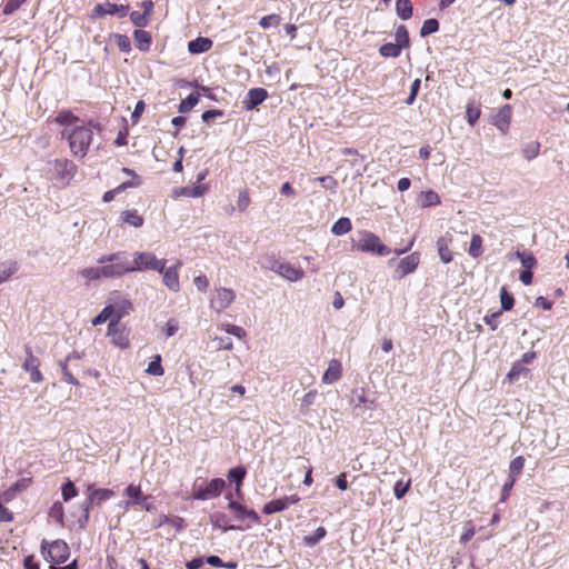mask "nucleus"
Wrapping results in <instances>:
<instances>
[{
  "label": "nucleus",
  "instance_id": "obj_44",
  "mask_svg": "<svg viewBox=\"0 0 569 569\" xmlns=\"http://www.w3.org/2000/svg\"><path fill=\"white\" fill-rule=\"evenodd\" d=\"M137 186H138V183H134L132 181H126V182L121 183L119 187H117L116 189L107 191L103 194L102 199H103L104 202H109V201L113 200L114 196L118 192H120L122 190H126L128 188L137 187Z\"/></svg>",
  "mask_w": 569,
  "mask_h": 569
},
{
  "label": "nucleus",
  "instance_id": "obj_26",
  "mask_svg": "<svg viewBox=\"0 0 569 569\" xmlns=\"http://www.w3.org/2000/svg\"><path fill=\"white\" fill-rule=\"evenodd\" d=\"M121 219L123 222L134 227L139 228L143 224V218L138 214L137 210H126L121 213Z\"/></svg>",
  "mask_w": 569,
  "mask_h": 569
},
{
  "label": "nucleus",
  "instance_id": "obj_62",
  "mask_svg": "<svg viewBox=\"0 0 569 569\" xmlns=\"http://www.w3.org/2000/svg\"><path fill=\"white\" fill-rule=\"evenodd\" d=\"M501 316V311H496L491 315L485 317V322L490 327L491 330H496L499 326V317Z\"/></svg>",
  "mask_w": 569,
  "mask_h": 569
},
{
  "label": "nucleus",
  "instance_id": "obj_29",
  "mask_svg": "<svg viewBox=\"0 0 569 569\" xmlns=\"http://www.w3.org/2000/svg\"><path fill=\"white\" fill-rule=\"evenodd\" d=\"M396 11L400 19L408 20L412 16V4L410 0H397Z\"/></svg>",
  "mask_w": 569,
  "mask_h": 569
},
{
  "label": "nucleus",
  "instance_id": "obj_40",
  "mask_svg": "<svg viewBox=\"0 0 569 569\" xmlns=\"http://www.w3.org/2000/svg\"><path fill=\"white\" fill-rule=\"evenodd\" d=\"M468 252L472 258H478L482 254V238L479 234L472 236Z\"/></svg>",
  "mask_w": 569,
  "mask_h": 569
},
{
  "label": "nucleus",
  "instance_id": "obj_10",
  "mask_svg": "<svg viewBox=\"0 0 569 569\" xmlns=\"http://www.w3.org/2000/svg\"><path fill=\"white\" fill-rule=\"evenodd\" d=\"M226 499L229 500L228 507L233 511L237 520L243 521L244 519H250L254 523L261 522L260 516L253 509H248L243 505L234 501L231 495H227Z\"/></svg>",
  "mask_w": 569,
  "mask_h": 569
},
{
  "label": "nucleus",
  "instance_id": "obj_24",
  "mask_svg": "<svg viewBox=\"0 0 569 569\" xmlns=\"http://www.w3.org/2000/svg\"><path fill=\"white\" fill-rule=\"evenodd\" d=\"M210 522L214 528L222 531H230L237 529L236 526L229 525L228 517L222 512H214L210 516Z\"/></svg>",
  "mask_w": 569,
  "mask_h": 569
},
{
  "label": "nucleus",
  "instance_id": "obj_32",
  "mask_svg": "<svg viewBox=\"0 0 569 569\" xmlns=\"http://www.w3.org/2000/svg\"><path fill=\"white\" fill-rule=\"evenodd\" d=\"M401 47L397 43H385L379 48V53L385 58H397L401 53Z\"/></svg>",
  "mask_w": 569,
  "mask_h": 569
},
{
  "label": "nucleus",
  "instance_id": "obj_8",
  "mask_svg": "<svg viewBox=\"0 0 569 569\" xmlns=\"http://www.w3.org/2000/svg\"><path fill=\"white\" fill-rule=\"evenodd\" d=\"M236 293L233 290L228 288H219L216 289L213 292L211 300H210V307L217 311L221 312L222 310L227 309L234 300Z\"/></svg>",
  "mask_w": 569,
  "mask_h": 569
},
{
  "label": "nucleus",
  "instance_id": "obj_50",
  "mask_svg": "<svg viewBox=\"0 0 569 569\" xmlns=\"http://www.w3.org/2000/svg\"><path fill=\"white\" fill-rule=\"evenodd\" d=\"M130 20L131 22L139 28H144L149 24L148 17L142 12L139 11H132L130 13Z\"/></svg>",
  "mask_w": 569,
  "mask_h": 569
},
{
  "label": "nucleus",
  "instance_id": "obj_6",
  "mask_svg": "<svg viewBox=\"0 0 569 569\" xmlns=\"http://www.w3.org/2000/svg\"><path fill=\"white\" fill-rule=\"evenodd\" d=\"M41 552L48 561L53 563H63L70 556L69 547L63 540H54L49 545L43 540Z\"/></svg>",
  "mask_w": 569,
  "mask_h": 569
},
{
  "label": "nucleus",
  "instance_id": "obj_61",
  "mask_svg": "<svg viewBox=\"0 0 569 569\" xmlns=\"http://www.w3.org/2000/svg\"><path fill=\"white\" fill-rule=\"evenodd\" d=\"M420 83H421L420 79H416V80L411 83V86H410V94H409V97H408V98H407V100H406V103H407V104H409V106H410V104H412V103H413V101L416 100V97H417V94H418V92H419V89H420Z\"/></svg>",
  "mask_w": 569,
  "mask_h": 569
},
{
  "label": "nucleus",
  "instance_id": "obj_54",
  "mask_svg": "<svg viewBox=\"0 0 569 569\" xmlns=\"http://www.w3.org/2000/svg\"><path fill=\"white\" fill-rule=\"evenodd\" d=\"M117 46L122 52L131 51V42L130 39L124 34H116Z\"/></svg>",
  "mask_w": 569,
  "mask_h": 569
},
{
  "label": "nucleus",
  "instance_id": "obj_17",
  "mask_svg": "<svg viewBox=\"0 0 569 569\" xmlns=\"http://www.w3.org/2000/svg\"><path fill=\"white\" fill-rule=\"evenodd\" d=\"M512 110L509 104L502 106L498 112L493 116V124L502 132L506 133L510 121H511Z\"/></svg>",
  "mask_w": 569,
  "mask_h": 569
},
{
  "label": "nucleus",
  "instance_id": "obj_56",
  "mask_svg": "<svg viewBox=\"0 0 569 569\" xmlns=\"http://www.w3.org/2000/svg\"><path fill=\"white\" fill-rule=\"evenodd\" d=\"M410 481L403 483L402 481H397L393 487V493L397 499H401L409 490Z\"/></svg>",
  "mask_w": 569,
  "mask_h": 569
},
{
  "label": "nucleus",
  "instance_id": "obj_11",
  "mask_svg": "<svg viewBox=\"0 0 569 569\" xmlns=\"http://www.w3.org/2000/svg\"><path fill=\"white\" fill-rule=\"evenodd\" d=\"M270 269L289 281H299L303 277V271L297 269L287 262L272 261Z\"/></svg>",
  "mask_w": 569,
  "mask_h": 569
},
{
  "label": "nucleus",
  "instance_id": "obj_9",
  "mask_svg": "<svg viewBox=\"0 0 569 569\" xmlns=\"http://www.w3.org/2000/svg\"><path fill=\"white\" fill-rule=\"evenodd\" d=\"M50 166L56 178L63 183L69 182L74 176L76 166L68 159H56Z\"/></svg>",
  "mask_w": 569,
  "mask_h": 569
},
{
  "label": "nucleus",
  "instance_id": "obj_37",
  "mask_svg": "<svg viewBox=\"0 0 569 569\" xmlns=\"http://www.w3.org/2000/svg\"><path fill=\"white\" fill-rule=\"evenodd\" d=\"M500 303H501V313L503 311H509L512 309L515 305V299L511 293L508 292L506 287L500 289Z\"/></svg>",
  "mask_w": 569,
  "mask_h": 569
},
{
  "label": "nucleus",
  "instance_id": "obj_3",
  "mask_svg": "<svg viewBox=\"0 0 569 569\" xmlns=\"http://www.w3.org/2000/svg\"><path fill=\"white\" fill-rule=\"evenodd\" d=\"M111 257L112 253L101 256L97 260V262L100 264L99 267L84 268L79 272V276H81L89 282L97 281L101 278H120L123 274H126L127 267H124V264L122 263H119L118 261L107 260L109 258L111 259Z\"/></svg>",
  "mask_w": 569,
  "mask_h": 569
},
{
  "label": "nucleus",
  "instance_id": "obj_2",
  "mask_svg": "<svg viewBox=\"0 0 569 569\" xmlns=\"http://www.w3.org/2000/svg\"><path fill=\"white\" fill-rule=\"evenodd\" d=\"M108 260H110V258ZM111 260L124 264V267H127L126 274L130 272H140L144 270H154L158 272H162L167 263L166 259H158L154 256V253L149 251L134 252L133 263H131L127 252L124 251L112 253Z\"/></svg>",
  "mask_w": 569,
  "mask_h": 569
},
{
  "label": "nucleus",
  "instance_id": "obj_34",
  "mask_svg": "<svg viewBox=\"0 0 569 569\" xmlns=\"http://www.w3.org/2000/svg\"><path fill=\"white\" fill-rule=\"evenodd\" d=\"M246 475H247L246 468L242 466H239V467L231 468L228 471V479L230 481L234 482L236 485H238V487H241Z\"/></svg>",
  "mask_w": 569,
  "mask_h": 569
},
{
  "label": "nucleus",
  "instance_id": "obj_45",
  "mask_svg": "<svg viewBox=\"0 0 569 569\" xmlns=\"http://www.w3.org/2000/svg\"><path fill=\"white\" fill-rule=\"evenodd\" d=\"M525 467V458L522 456H518L511 460L509 465L510 477L519 476Z\"/></svg>",
  "mask_w": 569,
  "mask_h": 569
},
{
  "label": "nucleus",
  "instance_id": "obj_35",
  "mask_svg": "<svg viewBox=\"0 0 569 569\" xmlns=\"http://www.w3.org/2000/svg\"><path fill=\"white\" fill-rule=\"evenodd\" d=\"M199 102L198 93H190L184 100L179 103L178 111L180 113H186L190 111L193 107H196Z\"/></svg>",
  "mask_w": 569,
  "mask_h": 569
},
{
  "label": "nucleus",
  "instance_id": "obj_7",
  "mask_svg": "<svg viewBox=\"0 0 569 569\" xmlns=\"http://www.w3.org/2000/svg\"><path fill=\"white\" fill-rule=\"evenodd\" d=\"M122 319V312L114 313V308L112 306H106L100 313L93 318L92 325L98 326L109 321L108 325V336H113L117 332L118 325Z\"/></svg>",
  "mask_w": 569,
  "mask_h": 569
},
{
  "label": "nucleus",
  "instance_id": "obj_14",
  "mask_svg": "<svg viewBox=\"0 0 569 569\" xmlns=\"http://www.w3.org/2000/svg\"><path fill=\"white\" fill-rule=\"evenodd\" d=\"M129 6L116 4L110 2L98 3L94 7L96 17H103L106 14H118L120 18H123L127 16Z\"/></svg>",
  "mask_w": 569,
  "mask_h": 569
},
{
  "label": "nucleus",
  "instance_id": "obj_4",
  "mask_svg": "<svg viewBox=\"0 0 569 569\" xmlns=\"http://www.w3.org/2000/svg\"><path fill=\"white\" fill-rule=\"evenodd\" d=\"M355 248L359 251L369 252L380 257L391 253V249L383 244L377 234L367 230L359 232V240Z\"/></svg>",
  "mask_w": 569,
  "mask_h": 569
},
{
  "label": "nucleus",
  "instance_id": "obj_22",
  "mask_svg": "<svg viewBox=\"0 0 569 569\" xmlns=\"http://www.w3.org/2000/svg\"><path fill=\"white\" fill-rule=\"evenodd\" d=\"M212 40L206 37H198L189 41L188 50L192 54H199L209 51L212 48Z\"/></svg>",
  "mask_w": 569,
  "mask_h": 569
},
{
  "label": "nucleus",
  "instance_id": "obj_36",
  "mask_svg": "<svg viewBox=\"0 0 569 569\" xmlns=\"http://www.w3.org/2000/svg\"><path fill=\"white\" fill-rule=\"evenodd\" d=\"M515 256L520 260L522 267L527 270H531L537 264V259L532 253L516 251Z\"/></svg>",
  "mask_w": 569,
  "mask_h": 569
},
{
  "label": "nucleus",
  "instance_id": "obj_60",
  "mask_svg": "<svg viewBox=\"0 0 569 569\" xmlns=\"http://www.w3.org/2000/svg\"><path fill=\"white\" fill-rule=\"evenodd\" d=\"M515 482H516V478L509 477V479L506 481V483L502 487L500 501L503 502L507 500V498L510 495V491L512 490V488L515 486Z\"/></svg>",
  "mask_w": 569,
  "mask_h": 569
},
{
  "label": "nucleus",
  "instance_id": "obj_1",
  "mask_svg": "<svg viewBox=\"0 0 569 569\" xmlns=\"http://www.w3.org/2000/svg\"><path fill=\"white\" fill-rule=\"evenodd\" d=\"M93 129L100 130V126L90 121L87 124L64 128L61 131L62 138L68 140L70 150L74 157H86L92 142Z\"/></svg>",
  "mask_w": 569,
  "mask_h": 569
},
{
  "label": "nucleus",
  "instance_id": "obj_63",
  "mask_svg": "<svg viewBox=\"0 0 569 569\" xmlns=\"http://www.w3.org/2000/svg\"><path fill=\"white\" fill-rule=\"evenodd\" d=\"M466 113H467V120L471 126H473L480 117V110L472 106L467 107Z\"/></svg>",
  "mask_w": 569,
  "mask_h": 569
},
{
  "label": "nucleus",
  "instance_id": "obj_20",
  "mask_svg": "<svg viewBox=\"0 0 569 569\" xmlns=\"http://www.w3.org/2000/svg\"><path fill=\"white\" fill-rule=\"evenodd\" d=\"M124 493L130 498L128 501L123 502L124 508H129L133 505H142L147 498L142 495L140 486L129 485Z\"/></svg>",
  "mask_w": 569,
  "mask_h": 569
},
{
  "label": "nucleus",
  "instance_id": "obj_27",
  "mask_svg": "<svg viewBox=\"0 0 569 569\" xmlns=\"http://www.w3.org/2000/svg\"><path fill=\"white\" fill-rule=\"evenodd\" d=\"M79 356L73 353V355H69L64 362L61 363V370H62V375H63V378L64 380L68 382V383H71V385H79V381L74 378V376L70 372L69 368H68V365L70 362H72L73 360H79Z\"/></svg>",
  "mask_w": 569,
  "mask_h": 569
},
{
  "label": "nucleus",
  "instance_id": "obj_47",
  "mask_svg": "<svg viewBox=\"0 0 569 569\" xmlns=\"http://www.w3.org/2000/svg\"><path fill=\"white\" fill-rule=\"evenodd\" d=\"M540 144L537 141L530 142L522 148V154L527 160H532L539 154Z\"/></svg>",
  "mask_w": 569,
  "mask_h": 569
},
{
  "label": "nucleus",
  "instance_id": "obj_16",
  "mask_svg": "<svg viewBox=\"0 0 569 569\" xmlns=\"http://www.w3.org/2000/svg\"><path fill=\"white\" fill-rule=\"evenodd\" d=\"M181 266L182 262L177 261V263L173 267H164V270L161 272L163 273L164 286L173 292H177L180 289L178 270L181 268Z\"/></svg>",
  "mask_w": 569,
  "mask_h": 569
},
{
  "label": "nucleus",
  "instance_id": "obj_52",
  "mask_svg": "<svg viewBox=\"0 0 569 569\" xmlns=\"http://www.w3.org/2000/svg\"><path fill=\"white\" fill-rule=\"evenodd\" d=\"M316 397H317L316 390H311L303 396V398L301 399V406H300L301 412L306 413L308 411V409L313 405Z\"/></svg>",
  "mask_w": 569,
  "mask_h": 569
},
{
  "label": "nucleus",
  "instance_id": "obj_13",
  "mask_svg": "<svg viewBox=\"0 0 569 569\" xmlns=\"http://www.w3.org/2000/svg\"><path fill=\"white\" fill-rule=\"evenodd\" d=\"M26 360L22 365L24 371L30 373V380L32 382L39 383L43 380L42 373L39 371L40 361L32 355V351L29 347H26Z\"/></svg>",
  "mask_w": 569,
  "mask_h": 569
},
{
  "label": "nucleus",
  "instance_id": "obj_58",
  "mask_svg": "<svg viewBox=\"0 0 569 569\" xmlns=\"http://www.w3.org/2000/svg\"><path fill=\"white\" fill-rule=\"evenodd\" d=\"M213 341L220 350H231L233 348L232 340L229 337H217Z\"/></svg>",
  "mask_w": 569,
  "mask_h": 569
},
{
  "label": "nucleus",
  "instance_id": "obj_38",
  "mask_svg": "<svg viewBox=\"0 0 569 569\" xmlns=\"http://www.w3.org/2000/svg\"><path fill=\"white\" fill-rule=\"evenodd\" d=\"M420 202H421L422 207L437 206L440 203V198H439L438 193H436L435 191L428 190V191L421 192Z\"/></svg>",
  "mask_w": 569,
  "mask_h": 569
},
{
  "label": "nucleus",
  "instance_id": "obj_25",
  "mask_svg": "<svg viewBox=\"0 0 569 569\" xmlns=\"http://www.w3.org/2000/svg\"><path fill=\"white\" fill-rule=\"evenodd\" d=\"M136 47L141 51H148L151 44V36L148 31L138 29L133 32Z\"/></svg>",
  "mask_w": 569,
  "mask_h": 569
},
{
  "label": "nucleus",
  "instance_id": "obj_23",
  "mask_svg": "<svg viewBox=\"0 0 569 569\" xmlns=\"http://www.w3.org/2000/svg\"><path fill=\"white\" fill-rule=\"evenodd\" d=\"M351 402L355 407V409L363 408V409H372L373 408V400H370L366 396V391L363 388H357L352 390V398Z\"/></svg>",
  "mask_w": 569,
  "mask_h": 569
},
{
  "label": "nucleus",
  "instance_id": "obj_49",
  "mask_svg": "<svg viewBox=\"0 0 569 569\" xmlns=\"http://www.w3.org/2000/svg\"><path fill=\"white\" fill-rule=\"evenodd\" d=\"M281 22V17L279 14L272 13L264 16L260 19L259 26L262 29H268L272 26H278Z\"/></svg>",
  "mask_w": 569,
  "mask_h": 569
},
{
  "label": "nucleus",
  "instance_id": "obj_57",
  "mask_svg": "<svg viewBox=\"0 0 569 569\" xmlns=\"http://www.w3.org/2000/svg\"><path fill=\"white\" fill-rule=\"evenodd\" d=\"M224 330L228 335H232L239 339L243 338L246 336V330L239 326L236 325H226Z\"/></svg>",
  "mask_w": 569,
  "mask_h": 569
},
{
  "label": "nucleus",
  "instance_id": "obj_30",
  "mask_svg": "<svg viewBox=\"0 0 569 569\" xmlns=\"http://www.w3.org/2000/svg\"><path fill=\"white\" fill-rule=\"evenodd\" d=\"M208 188L204 184H199L196 187H182L177 191L178 194L190 197V198H199L207 192Z\"/></svg>",
  "mask_w": 569,
  "mask_h": 569
},
{
  "label": "nucleus",
  "instance_id": "obj_21",
  "mask_svg": "<svg viewBox=\"0 0 569 569\" xmlns=\"http://www.w3.org/2000/svg\"><path fill=\"white\" fill-rule=\"evenodd\" d=\"M89 491V503L101 505L103 501L109 500L114 496L111 489H94L93 486H88Z\"/></svg>",
  "mask_w": 569,
  "mask_h": 569
},
{
  "label": "nucleus",
  "instance_id": "obj_39",
  "mask_svg": "<svg viewBox=\"0 0 569 569\" xmlns=\"http://www.w3.org/2000/svg\"><path fill=\"white\" fill-rule=\"evenodd\" d=\"M327 535V530L323 527H319L315 530L312 535L306 536L303 538L305 545L309 547L316 546L321 539H323Z\"/></svg>",
  "mask_w": 569,
  "mask_h": 569
},
{
  "label": "nucleus",
  "instance_id": "obj_33",
  "mask_svg": "<svg viewBox=\"0 0 569 569\" xmlns=\"http://www.w3.org/2000/svg\"><path fill=\"white\" fill-rule=\"evenodd\" d=\"M56 121L64 126V128H73L74 123L78 122L79 119L70 111H61L58 113Z\"/></svg>",
  "mask_w": 569,
  "mask_h": 569
},
{
  "label": "nucleus",
  "instance_id": "obj_5",
  "mask_svg": "<svg viewBox=\"0 0 569 569\" xmlns=\"http://www.w3.org/2000/svg\"><path fill=\"white\" fill-rule=\"evenodd\" d=\"M226 487V481L222 478H214L210 481H201L198 480L193 486V498L197 500H210L213 499L222 492Z\"/></svg>",
  "mask_w": 569,
  "mask_h": 569
},
{
  "label": "nucleus",
  "instance_id": "obj_46",
  "mask_svg": "<svg viewBox=\"0 0 569 569\" xmlns=\"http://www.w3.org/2000/svg\"><path fill=\"white\" fill-rule=\"evenodd\" d=\"M62 498L64 501H69L78 495V490L71 480H68L62 485L61 488Z\"/></svg>",
  "mask_w": 569,
  "mask_h": 569
},
{
  "label": "nucleus",
  "instance_id": "obj_59",
  "mask_svg": "<svg viewBox=\"0 0 569 569\" xmlns=\"http://www.w3.org/2000/svg\"><path fill=\"white\" fill-rule=\"evenodd\" d=\"M522 372H528V370L522 365L515 363L507 377L510 381H515Z\"/></svg>",
  "mask_w": 569,
  "mask_h": 569
},
{
  "label": "nucleus",
  "instance_id": "obj_55",
  "mask_svg": "<svg viewBox=\"0 0 569 569\" xmlns=\"http://www.w3.org/2000/svg\"><path fill=\"white\" fill-rule=\"evenodd\" d=\"M178 329H179L178 320L174 318H171L167 321V323L163 328V331L166 333V337L170 338L177 333Z\"/></svg>",
  "mask_w": 569,
  "mask_h": 569
},
{
  "label": "nucleus",
  "instance_id": "obj_31",
  "mask_svg": "<svg viewBox=\"0 0 569 569\" xmlns=\"http://www.w3.org/2000/svg\"><path fill=\"white\" fill-rule=\"evenodd\" d=\"M18 270V263L16 261L0 262V283L6 281L9 277L16 273Z\"/></svg>",
  "mask_w": 569,
  "mask_h": 569
},
{
  "label": "nucleus",
  "instance_id": "obj_42",
  "mask_svg": "<svg viewBox=\"0 0 569 569\" xmlns=\"http://www.w3.org/2000/svg\"><path fill=\"white\" fill-rule=\"evenodd\" d=\"M396 41L401 48H408L410 44L409 33L405 26H399L396 30Z\"/></svg>",
  "mask_w": 569,
  "mask_h": 569
},
{
  "label": "nucleus",
  "instance_id": "obj_43",
  "mask_svg": "<svg viewBox=\"0 0 569 569\" xmlns=\"http://www.w3.org/2000/svg\"><path fill=\"white\" fill-rule=\"evenodd\" d=\"M439 30V22L437 19H427L423 21L422 27L420 29V36L427 37L431 33H435Z\"/></svg>",
  "mask_w": 569,
  "mask_h": 569
},
{
  "label": "nucleus",
  "instance_id": "obj_15",
  "mask_svg": "<svg viewBox=\"0 0 569 569\" xmlns=\"http://www.w3.org/2000/svg\"><path fill=\"white\" fill-rule=\"evenodd\" d=\"M267 97L268 92L263 88L250 89L242 101L243 108L248 111L253 110L256 107L261 104L267 99Z\"/></svg>",
  "mask_w": 569,
  "mask_h": 569
},
{
  "label": "nucleus",
  "instance_id": "obj_12",
  "mask_svg": "<svg viewBox=\"0 0 569 569\" xmlns=\"http://www.w3.org/2000/svg\"><path fill=\"white\" fill-rule=\"evenodd\" d=\"M419 262H420V256L418 252H413V253L402 258L399 261V263L395 270L393 277L397 279H401V278L406 277L407 274L412 273L417 269Z\"/></svg>",
  "mask_w": 569,
  "mask_h": 569
},
{
  "label": "nucleus",
  "instance_id": "obj_53",
  "mask_svg": "<svg viewBox=\"0 0 569 569\" xmlns=\"http://www.w3.org/2000/svg\"><path fill=\"white\" fill-rule=\"evenodd\" d=\"M27 0H8L3 7V13L10 16L16 12Z\"/></svg>",
  "mask_w": 569,
  "mask_h": 569
},
{
  "label": "nucleus",
  "instance_id": "obj_28",
  "mask_svg": "<svg viewBox=\"0 0 569 569\" xmlns=\"http://www.w3.org/2000/svg\"><path fill=\"white\" fill-rule=\"evenodd\" d=\"M352 228L351 221L347 217L338 219L331 227V232L335 236H342L348 233Z\"/></svg>",
  "mask_w": 569,
  "mask_h": 569
},
{
  "label": "nucleus",
  "instance_id": "obj_18",
  "mask_svg": "<svg viewBox=\"0 0 569 569\" xmlns=\"http://www.w3.org/2000/svg\"><path fill=\"white\" fill-rule=\"evenodd\" d=\"M341 375H342V367H341L340 361L332 359L329 362V366L322 376V382L326 385H331V383L338 381L341 378Z\"/></svg>",
  "mask_w": 569,
  "mask_h": 569
},
{
  "label": "nucleus",
  "instance_id": "obj_41",
  "mask_svg": "<svg viewBox=\"0 0 569 569\" xmlns=\"http://www.w3.org/2000/svg\"><path fill=\"white\" fill-rule=\"evenodd\" d=\"M283 510H286V506H284L282 498L269 501L268 503H266L263 506V509H262V511L266 515H272L276 512H281Z\"/></svg>",
  "mask_w": 569,
  "mask_h": 569
},
{
  "label": "nucleus",
  "instance_id": "obj_51",
  "mask_svg": "<svg viewBox=\"0 0 569 569\" xmlns=\"http://www.w3.org/2000/svg\"><path fill=\"white\" fill-rule=\"evenodd\" d=\"M250 204V196L247 189L240 190L237 201V208L239 211L243 212L248 206Z\"/></svg>",
  "mask_w": 569,
  "mask_h": 569
},
{
  "label": "nucleus",
  "instance_id": "obj_64",
  "mask_svg": "<svg viewBox=\"0 0 569 569\" xmlns=\"http://www.w3.org/2000/svg\"><path fill=\"white\" fill-rule=\"evenodd\" d=\"M318 181L322 184L323 188L326 189H335L337 187V181L333 177L331 176H325V177H319L318 178Z\"/></svg>",
  "mask_w": 569,
  "mask_h": 569
},
{
  "label": "nucleus",
  "instance_id": "obj_19",
  "mask_svg": "<svg viewBox=\"0 0 569 569\" xmlns=\"http://www.w3.org/2000/svg\"><path fill=\"white\" fill-rule=\"evenodd\" d=\"M452 241L451 234L447 233L437 240V249L440 260L443 263H449L452 260V253L449 249V244Z\"/></svg>",
  "mask_w": 569,
  "mask_h": 569
},
{
  "label": "nucleus",
  "instance_id": "obj_48",
  "mask_svg": "<svg viewBox=\"0 0 569 569\" xmlns=\"http://www.w3.org/2000/svg\"><path fill=\"white\" fill-rule=\"evenodd\" d=\"M149 375L152 376H162L164 370L161 366V357L157 355L154 359L148 365L146 370Z\"/></svg>",
  "mask_w": 569,
  "mask_h": 569
}]
</instances>
